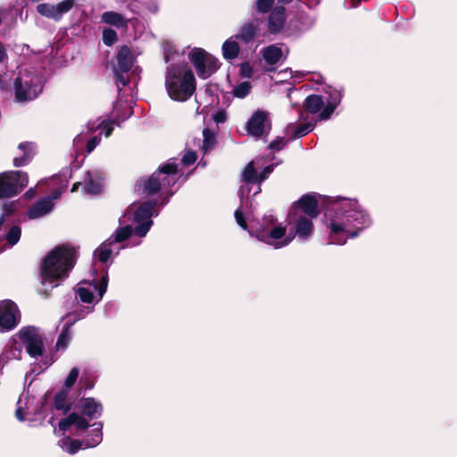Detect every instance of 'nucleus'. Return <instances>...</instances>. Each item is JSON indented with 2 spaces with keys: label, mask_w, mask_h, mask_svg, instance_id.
Masks as SVG:
<instances>
[{
  "label": "nucleus",
  "mask_w": 457,
  "mask_h": 457,
  "mask_svg": "<svg viewBox=\"0 0 457 457\" xmlns=\"http://www.w3.org/2000/svg\"><path fill=\"white\" fill-rule=\"evenodd\" d=\"M372 223L370 215L356 198L331 197L324 214L329 244L343 245Z\"/></svg>",
  "instance_id": "nucleus-1"
},
{
  "label": "nucleus",
  "mask_w": 457,
  "mask_h": 457,
  "mask_svg": "<svg viewBox=\"0 0 457 457\" xmlns=\"http://www.w3.org/2000/svg\"><path fill=\"white\" fill-rule=\"evenodd\" d=\"M155 205L156 201H146L138 206L130 205L119 219L120 227L96 249L95 257L101 262H107L125 247L120 244L133 234L140 238L145 237L154 224L152 218L159 214Z\"/></svg>",
  "instance_id": "nucleus-2"
},
{
  "label": "nucleus",
  "mask_w": 457,
  "mask_h": 457,
  "mask_svg": "<svg viewBox=\"0 0 457 457\" xmlns=\"http://www.w3.org/2000/svg\"><path fill=\"white\" fill-rule=\"evenodd\" d=\"M165 61L168 63L164 85L168 96L177 102L188 100L195 91V79L193 71L182 57L171 46L164 50Z\"/></svg>",
  "instance_id": "nucleus-3"
},
{
  "label": "nucleus",
  "mask_w": 457,
  "mask_h": 457,
  "mask_svg": "<svg viewBox=\"0 0 457 457\" xmlns=\"http://www.w3.org/2000/svg\"><path fill=\"white\" fill-rule=\"evenodd\" d=\"M75 261L76 252L70 246H56L48 253L40 268V279L45 295L68 278Z\"/></svg>",
  "instance_id": "nucleus-4"
},
{
  "label": "nucleus",
  "mask_w": 457,
  "mask_h": 457,
  "mask_svg": "<svg viewBox=\"0 0 457 457\" xmlns=\"http://www.w3.org/2000/svg\"><path fill=\"white\" fill-rule=\"evenodd\" d=\"M245 203L235 212V219L237 223L245 230H247L252 237H255L274 249H280L288 245L293 237L287 236V228L281 224L276 225V218L270 212L262 217V221L256 226L248 228V225L245 219Z\"/></svg>",
  "instance_id": "nucleus-5"
},
{
  "label": "nucleus",
  "mask_w": 457,
  "mask_h": 457,
  "mask_svg": "<svg viewBox=\"0 0 457 457\" xmlns=\"http://www.w3.org/2000/svg\"><path fill=\"white\" fill-rule=\"evenodd\" d=\"M178 165L174 160H169L166 163L160 166L148 179H142L138 181L137 187L146 195H153L158 193L162 188L174 185L177 182L176 174Z\"/></svg>",
  "instance_id": "nucleus-6"
},
{
  "label": "nucleus",
  "mask_w": 457,
  "mask_h": 457,
  "mask_svg": "<svg viewBox=\"0 0 457 457\" xmlns=\"http://www.w3.org/2000/svg\"><path fill=\"white\" fill-rule=\"evenodd\" d=\"M13 88L17 102L31 101L42 92L43 79L36 70L26 69L14 79Z\"/></svg>",
  "instance_id": "nucleus-7"
},
{
  "label": "nucleus",
  "mask_w": 457,
  "mask_h": 457,
  "mask_svg": "<svg viewBox=\"0 0 457 457\" xmlns=\"http://www.w3.org/2000/svg\"><path fill=\"white\" fill-rule=\"evenodd\" d=\"M29 182L28 174L20 170L0 173V198H8L20 193Z\"/></svg>",
  "instance_id": "nucleus-8"
},
{
  "label": "nucleus",
  "mask_w": 457,
  "mask_h": 457,
  "mask_svg": "<svg viewBox=\"0 0 457 457\" xmlns=\"http://www.w3.org/2000/svg\"><path fill=\"white\" fill-rule=\"evenodd\" d=\"M107 273L102 277L99 285L96 280H92L91 282L81 281L75 288L76 298L79 299L82 303H96L103 298L107 290Z\"/></svg>",
  "instance_id": "nucleus-9"
},
{
  "label": "nucleus",
  "mask_w": 457,
  "mask_h": 457,
  "mask_svg": "<svg viewBox=\"0 0 457 457\" xmlns=\"http://www.w3.org/2000/svg\"><path fill=\"white\" fill-rule=\"evenodd\" d=\"M189 60L199 78L207 79L219 68V60L202 48H195L189 54Z\"/></svg>",
  "instance_id": "nucleus-10"
},
{
  "label": "nucleus",
  "mask_w": 457,
  "mask_h": 457,
  "mask_svg": "<svg viewBox=\"0 0 457 457\" xmlns=\"http://www.w3.org/2000/svg\"><path fill=\"white\" fill-rule=\"evenodd\" d=\"M25 347L27 353L34 359L43 356L45 345L38 328L34 326L23 327L16 335Z\"/></svg>",
  "instance_id": "nucleus-11"
},
{
  "label": "nucleus",
  "mask_w": 457,
  "mask_h": 457,
  "mask_svg": "<svg viewBox=\"0 0 457 457\" xmlns=\"http://www.w3.org/2000/svg\"><path fill=\"white\" fill-rule=\"evenodd\" d=\"M25 347L27 353L34 359L43 356L45 345L38 328L34 326L23 327L16 335Z\"/></svg>",
  "instance_id": "nucleus-12"
},
{
  "label": "nucleus",
  "mask_w": 457,
  "mask_h": 457,
  "mask_svg": "<svg viewBox=\"0 0 457 457\" xmlns=\"http://www.w3.org/2000/svg\"><path fill=\"white\" fill-rule=\"evenodd\" d=\"M93 429L91 430L90 438H87L83 441L71 439L70 436H65L62 438L58 445L62 449V451L70 453L75 454L81 448H92L98 445L103 439V425L102 423H94Z\"/></svg>",
  "instance_id": "nucleus-13"
},
{
  "label": "nucleus",
  "mask_w": 457,
  "mask_h": 457,
  "mask_svg": "<svg viewBox=\"0 0 457 457\" xmlns=\"http://www.w3.org/2000/svg\"><path fill=\"white\" fill-rule=\"evenodd\" d=\"M18 306L10 300L0 302V328L2 331L13 329L20 322Z\"/></svg>",
  "instance_id": "nucleus-14"
},
{
  "label": "nucleus",
  "mask_w": 457,
  "mask_h": 457,
  "mask_svg": "<svg viewBox=\"0 0 457 457\" xmlns=\"http://www.w3.org/2000/svg\"><path fill=\"white\" fill-rule=\"evenodd\" d=\"M263 158L256 157L254 160L250 162L244 169L242 172L243 181L246 184H256V189L253 193V195H257L261 191V186L259 185V173H257V170L262 168ZM249 191L247 186H243L240 188L241 194V201L242 204L245 203L244 197L245 192Z\"/></svg>",
  "instance_id": "nucleus-15"
},
{
  "label": "nucleus",
  "mask_w": 457,
  "mask_h": 457,
  "mask_svg": "<svg viewBox=\"0 0 457 457\" xmlns=\"http://www.w3.org/2000/svg\"><path fill=\"white\" fill-rule=\"evenodd\" d=\"M314 218L302 215L301 213L295 212L289 215L290 224L293 225L295 230V236L300 240H307L313 232L312 220Z\"/></svg>",
  "instance_id": "nucleus-16"
},
{
  "label": "nucleus",
  "mask_w": 457,
  "mask_h": 457,
  "mask_svg": "<svg viewBox=\"0 0 457 457\" xmlns=\"http://www.w3.org/2000/svg\"><path fill=\"white\" fill-rule=\"evenodd\" d=\"M75 0H63L57 4H40L37 10L39 14L54 21H59L74 5Z\"/></svg>",
  "instance_id": "nucleus-17"
},
{
  "label": "nucleus",
  "mask_w": 457,
  "mask_h": 457,
  "mask_svg": "<svg viewBox=\"0 0 457 457\" xmlns=\"http://www.w3.org/2000/svg\"><path fill=\"white\" fill-rule=\"evenodd\" d=\"M326 94L325 106L320 113V120H328L341 103L343 97L342 90L335 87H329Z\"/></svg>",
  "instance_id": "nucleus-18"
},
{
  "label": "nucleus",
  "mask_w": 457,
  "mask_h": 457,
  "mask_svg": "<svg viewBox=\"0 0 457 457\" xmlns=\"http://www.w3.org/2000/svg\"><path fill=\"white\" fill-rule=\"evenodd\" d=\"M295 212L308 217L317 218L319 215V210L316 199L310 195H303L297 201L290 214H294Z\"/></svg>",
  "instance_id": "nucleus-19"
},
{
  "label": "nucleus",
  "mask_w": 457,
  "mask_h": 457,
  "mask_svg": "<svg viewBox=\"0 0 457 457\" xmlns=\"http://www.w3.org/2000/svg\"><path fill=\"white\" fill-rule=\"evenodd\" d=\"M268 112L258 110L253 113L246 123V131L249 135L258 138L264 131Z\"/></svg>",
  "instance_id": "nucleus-20"
},
{
  "label": "nucleus",
  "mask_w": 457,
  "mask_h": 457,
  "mask_svg": "<svg viewBox=\"0 0 457 457\" xmlns=\"http://www.w3.org/2000/svg\"><path fill=\"white\" fill-rule=\"evenodd\" d=\"M103 175L99 170L87 171L84 178L85 193L91 195H98L103 188Z\"/></svg>",
  "instance_id": "nucleus-21"
},
{
  "label": "nucleus",
  "mask_w": 457,
  "mask_h": 457,
  "mask_svg": "<svg viewBox=\"0 0 457 457\" xmlns=\"http://www.w3.org/2000/svg\"><path fill=\"white\" fill-rule=\"evenodd\" d=\"M79 407L82 414L90 420H96L103 413L102 403L93 397L81 398L79 402Z\"/></svg>",
  "instance_id": "nucleus-22"
},
{
  "label": "nucleus",
  "mask_w": 457,
  "mask_h": 457,
  "mask_svg": "<svg viewBox=\"0 0 457 457\" xmlns=\"http://www.w3.org/2000/svg\"><path fill=\"white\" fill-rule=\"evenodd\" d=\"M36 154V145L30 142H22L17 147V153L13 159L15 167H22L29 164Z\"/></svg>",
  "instance_id": "nucleus-23"
},
{
  "label": "nucleus",
  "mask_w": 457,
  "mask_h": 457,
  "mask_svg": "<svg viewBox=\"0 0 457 457\" xmlns=\"http://www.w3.org/2000/svg\"><path fill=\"white\" fill-rule=\"evenodd\" d=\"M71 426H74L77 429L84 430L89 427V424L85 418L76 412H72L59 421L58 430L55 429L54 433L62 432V434H64Z\"/></svg>",
  "instance_id": "nucleus-24"
},
{
  "label": "nucleus",
  "mask_w": 457,
  "mask_h": 457,
  "mask_svg": "<svg viewBox=\"0 0 457 457\" xmlns=\"http://www.w3.org/2000/svg\"><path fill=\"white\" fill-rule=\"evenodd\" d=\"M54 204L52 203L50 198H42L33 204L28 211L29 219H38L52 212Z\"/></svg>",
  "instance_id": "nucleus-25"
},
{
  "label": "nucleus",
  "mask_w": 457,
  "mask_h": 457,
  "mask_svg": "<svg viewBox=\"0 0 457 457\" xmlns=\"http://www.w3.org/2000/svg\"><path fill=\"white\" fill-rule=\"evenodd\" d=\"M283 6H277L271 10L269 17L268 26L271 33H278L285 25L286 14Z\"/></svg>",
  "instance_id": "nucleus-26"
},
{
  "label": "nucleus",
  "mask_w": 457,
  "mask_h": 457,
  "mask_svg": "<svg viewBox=\"0 0 457 457\" xmlns=\"http://www.w3.org/2000/svg\"><path fill=\"white\" fill-rule=\"evenodd\" d=\"M134 58L130 49L124 46L120 47L117 54V65L113 70L128 72L133 65Z\"/></svg>",
  "instance_id": "nucleus-27"
},
{
  "label": "nucleus",
  "mask_w": 457,
  "mask_h": 457,
  "mask_svg": "<svg viewBox=\"0 0 457 457\" xmlns=\"http://www.w3.org/2000/svg\"><path fill=\"white\" fill-rule=\"evenodd\" d=\"M101 21L116 29H126L128 27L129 19L120 12L108 11L101 15Z\"/></svg>",
  "instance_id": "nucleus-28"
},
{
  "label": "nucleus",
  "mask_w": 457,
  "mask_h": 457,
  "mask_svg": "<svg viewBox=\"0 0 457 457\" xmlns=\"http://www.w3.org/2000/svg\"><path fill=\"white\" fill-rule=\"evenodd\" d=\"M314 129V125L311 122L303 123L295 126L293 123H289L286 128V133L289 137L290 140L303 137L307 135Z\"/></svg>",
  "instance_id": "nucleus-29"
},
{
  "label": "nucleus",
  "mask_w": 457,
  "mask_h": 457,
  "mask_svg": "<svg viewBox=\"0 0 457 457\" xmlns=\"http://www.w3.org/2000/svg\"><path fill=\"white\" fill-rule=\"evenodd\" d=\"M305 109L312 114H319L325 106L324 99L319 95H310L304 101Z\"/></svg>",
  "instance_id": "nucleus-30"
},
{
  "label": "nucleus",
  "mask_w": 457,
  "mask_h": 457,
  "mask_svg": "<svg viewBox=\"0 0 457 457\" xmlns=\"http://www.w3.org/2000/svg\"><path fill=\"white\" fill-rule=\"evenodd\" d=\"M282 50L276 45L269 46L262 50V56L264 61L270 65H274L278 62L282 57Z\"/></svg>",
  "instance_id": "nucleus-31"
},
{
  "label": "nucleus",
  "mask_w": 457,
  "mask_h": 457,
  "mask_svg": "<svg viewBox=\"0 0 457 457\" xmlns=\"http://www.w3.org/2000/svg\"><path fill=\"white\" fill-rule=\"evenodd\" d=\"M239 54V46L232 37L226 40L222 45V54L225 59L233 60Z\"/></svg>",
  "instance_id": "nucleus-32"
},
{
  "label": "nucleus",
  "mask_w": 457,
  "mask_h": 457,
  "mask_svg": "<svg viewBox=\"0 0 457 457\" xmlns=\"http://www.w3.org/2000/svg\"><path fill=\"white\" fill-rule=\"evenodd\" d=\"M72 324L73 322L65 325V327L60 333L56 342V349L58 351H64L68 347L71 340V327L72 326Z\"/></svg>",
  "instance_id": "nucleus-33"
},
{
  "label": "nucleus",
  "mask_w": 457,
  "mask_h": 457,
  "mask_svg": "<svg viewBox=\"0 0 457 457\" xmlns=\"http://www.w3.org/2000/svg\"><path fill=\"white\" fill-rule=\"evenodd\" d=\"M256 34V28L252 23L245 24L239 30L237 37L243 40L244 42H249L254 37Z\"/></svg>",
  "instance_id": "nucleus-34"
},
{
  "label": "nucleus",
  "mask_w": 457,
  "mask_h": 457,
  "mask_svg": "<svg viewBox=\"0 0 457 457\" xmlns=\"http://www.w3.org/2000/svg\"><path fill=\"white\" fill-rule=\"evenodd\" d=\"M54 407L57 410L62 411L66 413L70 410V404L68 403L67 393L65 391H62L54 396Z\"/></svg>",
  "instance_id": "nucleus-35"
},
{
  "label": "nucleus",
  "mask_w": 457,
  "mask_h": 457,
  "mask_svg": "<svg viewBox=\"0 0 457 457\" xmlns=\"http://www.w3.org/2000/svg\"><path fill=\"white\" fill-rule=\"evenodd\" d=\"M252 89V84L249 81H243L236 85L233 88V96L237 98H245L249 95Z\"/></svg>",
  "instance_id": "nucleus-36"
},
{
  "label": "nucleus",
  "mask_w": 457,
  "mask_h": 457,
  "mask_svg": "<svg viewBox=\"0 0 457 457\" xmlns=\"http://www.w3.org/2000/svg\"><path fill=\"white\" fill-rule=\"evenodd\" d=\"M203 137H204V140H203L202 150L204 154H206L214 145L215 136L210 129H204L203 130Z\"/></svg>",
  "instance_id": "nucleus-37"
},
{
  "label": "nucleus",
  "mask_w": 457,
  "mask_h": 457,
  "mask_svg": "<svg viewBox=\"0 0 457 457\" xmlns=\"http://www.w3.org/2000/svg\"><path fill=\"white\" fill-rule=\"evenodd\" d=\"M12 80V73L5 69L0 71V91L7 92Z\"/></svg>",
  "instance_id": "nucleus-38"
},
{
  "label": "nucleus",
  "mask_w": 457,
  "mask_h": 457,
  "mask_svg": "<svg viewBox=\"0 0 457 457\" xmlns=\"http://www.w3.org/2000/svg\"><path fill=\"white\" fill-rule=\"evenodd\" d=\"M21 230L19 226H12L8 233L5 235V238L11 246L16 245L21 238Z\"/></svg>",
  "instance_id": "nucleus-39"
},
{
  "label": "nucleus",
  "mask_w": 457,
  "mask_h": 457,
  "mask_svg": "<svg viewBox=\"0 0 457 457\" xmlns=\"http://www.w3.org/2000/svg\"><path fill=\"white\" fill-rule=\"evenodd\" d=\"M88 128L91 129V130H94V129H100L102 133L104 134V136L106 137H110L112 130H113V126H112V123L110 121V120H102L97 126H94V125H90L88 124Z\"/></svg>",
  "instance_id": "nucleus-40"
},
{
  "label": "nucleus",
  "mask_w": 457,
  "mask_h": 457,
  "mask_svg": "<svg viewBox=\"0 0 457 457\" xmlns=\"http://www.w3.org/2000/svg\"><path fill=\"white\" fill-rule=\"evenodd\" d=\"M274 0H256L255 10L259 13H267L271 10Z\"/></svg>",
  "instance_id": "nucleus-41"
},
{
  "label": "nucleus",
  "mask_w": 457,
  "mask_h": 457,
  "mask_svg": "<svg viewBox=\"0 0 457 457\" xmlns=\"http://www.w3.org/2000/svg\"><path fill=\"white\" fill-rule=\"evenodd\" d=\"M118 40L117 33L112 29L103 30V42L106 46H112Z\"/></svg>",
  "instance_id": "nucleus-42"
},
{
  "label": "nucleus",
  "mask_w": 457,
  "mask_h": 457,
  "mask_svg": "<svg viewBox=\"0 0 457 457\" xmlns=\"http://www.w3.org/2000/svg\"><path fill=\"white\" fill-rule=\"evenodd\" d=\"M79 368L75 367L71 370L70 373L68 374V376L64 381V386L67 389H70L75 384V382L79 377Z\"/></svg>",
  "instance_id": "nucleus-43"
},
{
  "label": "nucleus",
  "mask_w": 457,
  "mask_h": 457,
  "mask_svg": "<svg viewBox=\"0 0 457 457\" xmlns=\"http://www.w3.org/2000/svg\"><path fill=\"white\" fill-rule=\"evenodd\" d=\"M115 78H116V83L119 90H120V87H125L129 83V79L127 76L125 75L127 72H121L118 70H113Z\"/></svg>",
  "instance_id": "nucleus-44"
},
{
  "label": "nucleus",
  "mask_w": 457,
  "mask_h": 457,
  "mask_svg": "<svg viewBox=\"0 0 457 457\" xmlns=\"http://www.w3.org/2000/svg\"><path fill=\"white\" fill-rule=\"evenodd\" d=\"M287 145V140L284 137H278L269 145V149L272 151H280Z\"/></svg>",
  "instance_id": "nucleus-45"
},
{
  "label": "nucleus",
  "mask_w": 457,
  "mask_h": 457,
  "mask_svg": "<svg viewBox=\"0 0 457 457\" xmlns=\"http://www.w3.org/2000/svg\"><path fill=\"white\" fill-rule=\"evenodd\" d=\"M197 159L196 153L194 151H187L182 157V162L188 166L193 164Z\"/></svg>",
  "instance_id": "nucleus-46"
},
{
  "label": "nucleus",
  "mask_w": 457,
  "mask_h": 457,
  "mask_svg": "<svg viewBox=\"0 0 457 457\" xmlns=\"http://www.w3.org/2000/svg\"><path fill=\"white\" fill-rule=\"evenodd\" d=\"M275 167V164L267 165L264 168H262V170L259 173V185L261 186V183L264 181L270 174L273 171Z\"/></svg>",
  "instance_id": "nucleus-47"
},
{
  "label": "nucleus",
  "mask_w": 457,
  "mask_h": 457,
  "mask_svg": "<svg viewBox=\"0 0 457 457\" xmlns=\"http://www.w3.org/2000/svg\"><path fill=\"white\" fill-rule=\"evenodd\" d=\"M240 74L244 78H251L253 74V68L248 62H243L240 65Z\"/></svg>",
  "instance_id": "nucleus-48"
},
{
  "label": "nucleus",
  "mask_w": 457,
  "mask_h": 457,
  "mask_svg": "<svg viewBox=\"0 0 457 457\" xmlns=\"http://www.w3.org/2000/svg\"><path fill=\"white\" fill-rule=\"evenodd\" d=\"M92 311H93L92 307H84L79 312L77 311L74 313L75 318H74L73 322L76 321V320H79L85 318L86 315H87L88 313L92 312Z\"/></svg>",
  "instance_id": "nucleus-49"
},
{
  "label": "nucleus",
  "mask_w": 457,
  "mask_h": 457,
  "mask_svg": "<svg viewBox=\"0 0 457 457\" xmlns=\"http://www.w3.org/2000/svg\"><path fill=\"white\" fill-rule=\"evenodd\" d=\"M101 138L97 136L93 137L91 139L88 140L87 144V153H91L99 144H100Z\"/></svg>",
  "instance_id": "nucleus-50"
},
{
  "label": "nucleus",
  "mask_w": 457,
  "mask_h": 457,
  "mask_svg": "<svg viewBox=\"0 0 457 457\" xmlns=\"http://www.w3.org/2000/svg\"><path fill=\"white\" fill-rule=\"evenodd\" d=\"M213 120L217 123V124H220V123H224L226 120H227V113L225 111H218L214 115H213Z\"/></svg>",
  "instance_id": "nucleus-51"
},
{
  "label": "nucleus",
  "mask_w": 457,
  "mask_h": 457,
  "mask_svg": "<svg viewBox=\"0 0 457 457\" xmlns=\"http://www.w3.org/2000/svg\"><path fill=\"white\" fill-rule=\"evenodd\" d=\"M21 403H22V399L20 398L19 401H18V405L19 406H18V408H17V410L15 411L16 418L19 420H21V421L24 420V413H23V411H22Z\"/></svg>",
  "instance_id": "nucleus-52"
},
{
  "label": "nucleus",
  "mask_w": 457,
  "mask_h": 457,
  "mask_svg": "<svg viewBox=\"0 0 457 457\" xmlns=\"http://www.w3.org/2000/svg\"><path fill=\"white\" fill-rule=\"evenodd\" d=\"M62 192V191L61 189H55L51 195L46 196V198H50L52 203H54L55 200L61 197Z\"/></svg>",
  "instance_id": "nucleus-53"
},
{
  "label": "nucleus",
  "mask_w": 457,
  "mask_h": 457,
  "mask_svg": "<svg viewBox=\"0 0 457 457\" xmlns=\"http://www.w3.org/2000/svg\"><path fill=\"white\" fill-rule=\"evenodd\" d=\"M7 59L6 49L4 46L0 42V62H4Z\"/></svg>",
  "instance_id": "nucleus-54"
},
{
  "label": "nucleus",
  "mask_w": 457,
  "mask_h": 457,
  "mask_svg": "<svg viewBox=\"0 0 457 457\" xmlns=\"http://www.w3.org/2000/svg\"><path fill=\"white\" fill-rule=\"evenodd\" d=\"M35 193H36L35 188H34V187H31V188H29V189L26 192V195H27L28 197H33V196H34V195H35Z\"/></svg>",
  "instance_id": "nucleus-55"
},
{
  "label": "nucleus",
  "mask_w": 457,
  "mask_h": 457,
  "mask_svg": "<svg viewBox=\"0 0 457 457\" xmlns=\"http://www.w3.org/2000/svg\"><path fill=\"white\" fill-rule=\"evenodd\" d=\"M81 185L80 182H76L75 184H73L72 186V188H71V192H75L79 189V187Z\"/></svg>",
  "instance_id": "nucleus-56"
},
{
  "label": "nucleus",
  "mask_w": 457,
  "mask_h": 457,
  "mask_svg": "<svg viewBox=\"0 0 457 457\" xmlns=\"http://www.w3.org/2000/svg\"><path fill=\"white\" fill-rule=\"evenodd\" d=\"M278 1L282 4H288V3L292 2L293 0H278Z\"/></svg>",
  "instance_id": "nucleus-57"
},
{
  "label": "nucleus",
  "mask_w": 457,
  "mask_h": 457,
  "mask_svg": "<svg viewBox=\"0 0 457 457\" xmlns=\"http://www.w3.org/2000/svg\"><path fill=\"white\" fill-rule=\"evenodd\" d=\"M20 354H21V350H18V354L17 355L15 353H12L14 358H19Z\"/></svg>",
  "instance_id": "nucleus-58"
},
{
  "label": "nucleus",
  "mask_w": 457,
  "mask_h": 457,
  "mask_svg": "<svg viewBox=\"0 0 457 457\" xmlns=\"http://www.w3.org/2000/svg\"><path fill=\"white\" fill-rule=\"evenodd\" d=\"M140 244V241L137 242V243H133L132 245H138Z\"/></svg>",
  "instance_id": "nucleus-59"
}]
</instances>
